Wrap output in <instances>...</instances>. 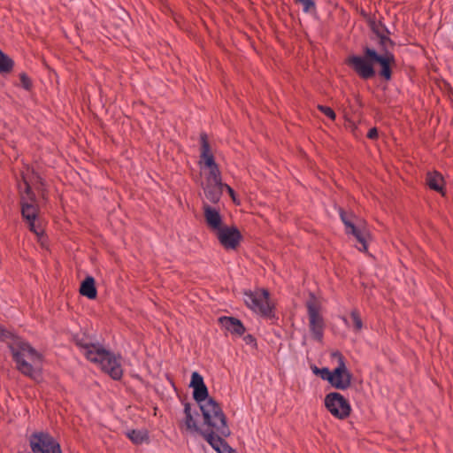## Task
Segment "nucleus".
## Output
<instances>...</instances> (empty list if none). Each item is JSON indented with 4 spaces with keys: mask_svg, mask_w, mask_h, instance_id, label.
<instances>
[{
    "mask_svg": "<svg viewBox=\"0 0 453 453\" xmlns=\"http://www.w3.org/2000/svg\"><path fill=\"white\" fill-rule=\"evenodd\" d=\"M199 406L203 413L204 425L206 426L205 429H214L216 433L223 434L224 436L230 434L226 416L219 403L213 398H210Z\"/></svg>",
    "mask_w": 453,
    "mask_h": 453,
    "instance_id": "39448f33",
    "label": "nucleus"
},
{
    "mask_svg": "<svg viewBox=\"0 0 453 453\" xmlns=\"http://www.w3.org/2000/svg\"><path fill=\"white\" fill-rule=\"evenodd\" d=\"M126 435L135 444H142L148 440V434L145 430H130Z\"/></svg>",
    "mask_w": 453,
    "mask_h": 453,
    "instance_id": "412c9836",
    "label": "nucleus"
},
{
    "mask_svg": "<svg viewBox=\"0 0 453 453\" xmlns=\"http://www.w3.org/2000/svg\"><path fill=\"white\" fill-rule=\"evenodd\" d=\"M325 406L331 415L338 419H345L350 415L351 406L340 393L327 394L325 397Z\"/></svg>",
    "mask_w": 453,
    "mask_h": 453,
    "instance_id": "6e6552de",
    "label": "nucleus"
},
{
    "mask_svg": "<svg viewBox=\"0 0 453 453\" xmlns=\"http://www.w3.org/2000/svg\"><path fill=\"white\" fill-rule=\"evenodd\" d=\"M203 385H205V383L203 381V376L197 372H193L191 375L189 387L195 388Z\"/></svg>",
    "mask_w": 453,
    "mask_h": 453,
    "instance_id": "393cba45",
    "label": "nucleus"
},
{
    "mask_svg": "<svg viewBox=\"0 0 453 453\" xmlns=\"http://www.w3.org/2000/svg\"><path fill=\"white\" fill-rule=\"evenodd\" d=\"M369 139H376L378 137V130L375 127L371 128L367 133Z\"/></svg>",
    "mask_w": 453,
    "mask_h": 453,
    "instance_id": "2f4dec72",
    "label": "nucleus"
},
{
    "mask_svg": "<svg viewBox=\"0 0 453 453\" xmlns=\"http://www.w3.org/2000/svg\"><path fill=\"white\" fill-rule=\"evenodd\" d=\"M204 439L208 443L218 452L223 453L230 446L222 439L225 437L223 434H219L214 431V429H204L201 432Z\"/></svg>",
    "mask_w": 453,
    "mask_h": 453,
    "instance_id": "4468645a",
    "label": "nucleus"
},
{
    "mask_svg": "<svg viewBox=\"0 0 453 453\" xmlns=\"http://www.w3.org/2000/svg\"><path fill=\"white\" fill-rule=\"evenodd\" d=\"M319 110L322 113H324L326 116H327L329 119H331L333 120L335 119V113L333 111V109H331L330 107L323 106V105H319Z\"/></svg>",
    "mask_w": 453,
    "mask_h": 453,
    "instance_id": "c85d7f7f",
    "label": "nucleus"
},
{
    "mask_svg": "<svg viewBox=\"0 0 453 453\" xmlns=\"http://www.w3.org/2000/svg\"><path fill=\"white\" fill-rule=\"evenodd\" d=\"M350 318L352 319V321L354 324L353 330L355 332L361 331L363 328V321H362L361 316L359 314V311L357 309H354L351 311Z\"/></svg>",
    "mask_w": 453,
    "mask_h": 453,
    "instance_id": "b1692460",
    "label": "nucleus"
},
{
    "mask_svg": "<svg viewBox=\"0 0 453 453\" xmlns=\"http://www.w3.org/2000/svg\"><path fill=\"white\" fill-rule=\"evenodd\" d=\"M364 52L365 56L354 55L349 57L347 64L360 78L368 80L375 74L372 64L378 63L381 67L380 75L386 81H389L392 76L391 67L395 64V56L389 51L379 54L374 49L371 48H365Z\"/></svg>",
    "mask_w": 453,
    "mask_h": 453,
    "instance_id": "f257e3e1",
    "label": "nucleus"
},
{
    "mask_svg": "<svg viewBox=\"0 0 453 453\" xmlns=\"http://www.w3.org/2000/svg\"><path fill=\"white\" fill-rule=\"evenodd\" d=\"M203 215L208 226L214 232H217L222 227V218L219 210L211 205L203 203Z\"/></svg>",
    "mask_w": 453,
    "mask_h": 453,
    "instance_id": "2eb2a0df",
    "label": "nucleus"
},
{
    "mask_svg": "<svg viewBox=\"0 0 453 453\" xmlns=\"http://www.w3.org/2000/svg\"><path fill=\"white\" fill-rule=\"evenodd\" d=\"M201 163H203L204 166L209 169L206 182H222L220 171L218 165L215 163L214 157L207 141V136L204 134L201 135Z\"/></svg>",
    "mask_w": 453,
    "mask_h": 453,
    "instance_id": "1a4fd4ad",
    "label": "nucleus"
},
{
    "mask_svg": "<svg viewBox=\"0 0 453 453\" xmlns=\"http://www.w3.org/2000/svg\"><path fill=\"white\" fill-rule=\"evenodd\" d=\"M11 336V333L5 330L2 326H0V342L4 341L5 339Z\"/></svg>",
    "mask_w": 453,
    "mask_h": 453,
    "instance_id": "7c9ffc66",
    "label": "nucleus"
},
{
    "mask_svg": "<svg viewBox=\"0 0 453 453\" xmlns=\"http://www.w3.org/2000/svg\"><path fill=\"white\" fill-rule=\"evenodd\" d=\"M219 325L232 334L241 336L245 332V327L240 319L234 317L223 316L219 319Z\"/></svg>",
    "mask_w": 453,
    "mask_h": 453,
    "instance_id": "dca6fc26",
    "label": "nucleus"
},
{
    "mask_svg": "<svg viewBox=\"0 0 453 453\" xmlns=\"http://www.w3.org/2000/svg\"><path fill=\"white\" fill-rule=\"evenodd\" d=\"M246 305L254 312L265 318L273 317V307L269 301V292L265 289H257L244 293Z\"/></svg>",
    "mask_w": 453,
    "mask_h": 453,
    "instance_id": "423d86ee",
    "label": "nucleus"
},
{
    "mask_svg": "<svg viewBox=\"0 0 453 453\" xmlns=\"http://www.w3.org/2000/svg\"><path fill=\"white\" fill-rule=\"evenodd\" d=\"M303 5V11L306 13L316 10V4L313 0H296Z\"/></svg>",
    "mask_w": 453,
    "mask_h": 453,
    "instance_id": "a878e982",
    "label": "nucleus"
},
{
    "mask_svg": "<svg viewBox=\"0 0 453 453\" xmlns=\"http://www.w3.org/2000/svg\"><path fill=\"white\" fill-rule=\"evenodd\" d=\"M223 183L206 182L203 187L205 197L212 203H217L221 197Z\"/></svg>",
    "mask_w": 453,
    "mask_h": 453,
    "instance_id": "f3484780",
    "label": "nucleus"
},
{
    "mask_svg": "<svg viewBox=\"0 0 453 453\" xmlns=\"http://www.w3.org/2000/svg\"><path fill=\"white\" fill-rule=\"evenodd\" d=\"M193 398L199 405L209 400L211 397L209 396L206 385L193 388Z\"/></svg>",
    "mask_w": 453,
    "mask_h": 453,
    "instance_id": "4be33fe9",
    "label": "nucleus"
},
{
    "mask_svg": "<svg viewBox=\"0 0 453 453\" xmlns=\"http://www.w3.org/2000/svg\"><path fill=\"white\" fill-rule=\"evenodd\" d=\"M9 347L17 370L33 380L40 381L43 365L42 355L27 342L20 339L13 341Z\"/></svg>",
    "mask_w": 453,
    "mask_h": 453,
    "instance_id": "f03ea898",
    "label": "nucleus"
},
{
    "mask_svg": "<svg viewBox=\"0 0 453 453\" xmlns=\"http://www.w3.org/2000/svg\"><path fill=\"white\" fill-rule=\"evenodd\" d=\"M248 341H250V342H252V341H253V338H252V336H250H250H249V338H248Z\"/></svg>",
    "mask_w": 453,
    "mask_h": 453,
    "instance_id": "c9c22d12",
    "label": "nucleus"
},
{
    "mask_svg": "<svg viewBox=\"0 0 453 453\" xmlns=\"http://www.w3.org/2000/svg\"><path fill=\"white\" fill-rule=\"evenodd\" d=\"M331 357L337 362V366L333 370V376L329 377V383L337 389H347L351 384L352 375L346 367L344 357L334 351Z\"/></svg>",
    "mask_w": 453,
    "mask_h": 453,
    "instance_id": "0eeeda50",
    "label": "nucleus"
},
{
    "mask_svg": "<svg viewBox=\"0 0 453 453\" xmlns=\"http://www.w3.org/2000/svg\"><path fill=\"white\" fill-rule=\"evenodd\" d=\"M248 341H250V342H252V341H253V338H252V336H250H250H249V338H248Z\"/></svg>",
    "mask_w": 453,
    "mask_h": 453,
    "instance_id": "f704fd0d",
    "label": "nucleus"
},
{
    "mask_svg": "<svg viewBox=\"0 0 453 453\" xmlns=\"http://www.w3.org/2000/svg\"><path fill=\"white\" fill-rule=\"evenodd\" d=\"M340 216H341V219H342L343 224L345 225L346 233L353 234L356 237L357 241L359 242L360 245L357 246V249L360 251H364V252L366 251L367 250V241H366L367 234H366V233L365 231H362V230L358 229L357 227H356L355 225L349 219L348 216L342 210L340 211Z\"/></svg>",
    "mask_w": 453,
    "mask_h": 453,
    "instance_id": "ddd939ff",
    "label": "nucleus"
},
{
    "mask_svg": "<svg viewBox=\"0 0 453 453\" xmlns=\"http://www.w3.org/2000/svg\"><path fill=\"white\" fill-rule=\"evenodd\" d=\"M376 34L380 37V42L382 46L387 47L388 44H392L391 40L387 35L380 33V31H376Z\"/></svg>",
    "mask_w": 453,
    "mask_h": 453,
    "instance_id": "c756f323",
    "label": "nucleus"
},
{
    "mask_svg": "<svg viewBox=\"0 0 453 453\" xmlns=\"http://www.w3.org/2000/svg\"><path fill=\"white\" fill-rule=\"evenodd\" d=\"M184 424L186 426V428L190 432H198L199 428L193 417L191 406L189 403H185L184 405Z\"/></svg>",
    "mask_w": 453,
    "mask_h": 453,
    "instance_id": "aec40b11",
    "label": "nucleus"
},
{
    "mask_svg": "<svg viewBox=\"0 0 453 453\" xmlns=\"http://www.w3.org/2000/svg\"><path fill=\"white\" fill-rule=\"evenodd\" d=\"M223 453H236V451L229 447L226 451H223Z\"/></svg>",
    "mask_w": 453,
    "mask_h": 453,
    "instance_id": "72a5a7b5",
    "label": "nucleus"
},
{
    "mask_svg": "<svg viewBox=\"0 0 453 453\" xmlns=\"http://www.w3.org/2000/svg\"><path fill=\"white\" fill-rule=\"evenodd\" d=\"M426 184L431 189L443 194L444 180L440 173L436 171L428 173L426 175Z\"/></svg>",
    "mask_w": 453,
    "mask_h": 453,
    "instance_id": "a211bd4d",
    "label": "nucleus"
},
{
    "mask_svg": "<svg viewBox=\"0 0 453 453\" xmlns=\"http://www.w3.org/2000/svg\"><path fill=\"white\" fill-rule=\"evenodd\" d=\"M21 215L27 221L30 231L35 234L39 241L43 239L44 227L39 218V206L35 194L32 191L27 180L19 184Z\"/></svg>",
    "mask_w": 453,
    "mask_h": 453,
    "instance_id": "20e7f679",
    "label": "nucleus"
},
{
    "mask_svg": "<svg viewBox=\"0 0 453 453\" xmlns=\"http://www.w3.org/2000/svg\"><path fill=\"white\" fill-rule=\"evenodd\" d=\"M306 307L309 316V326L312 336L315 340L321 341L324 334L325 322L319 313V305L312 296L306 303Z\"/></svg>",
    "mask_w": 453,
    "mask_h": 453,
    "instance_id": "9b49d317",
    "label": "nucleus"
},
{
    "mask_svg": "<svg viewBox=\"0 0 453 453\" xmlns=\"http://www.w3.org/2000/svg\"><path fill=\"white\" fill-rule=\"evenodd\" d=\"M13 65L12 59L0 50V73L11 72Z\"/></svg>",
    "mask_w": 453,
    "mask_h": 453,
    "instance_id": "5701e85b",
    "label": "nucleus"
},
{
    "mask_svg": "<svg viewBox=\"0 0 453 453\" xmlns=\"http://www.w3.org/2000/svg\"><path fill=\"white\" fill-rule=\"evenodd\" d=\"M215 233L219 242L226 250H235L242 240V234L235 226H222Z\"/></svg>",
    "mask_w": 453,
    "mask_h": 453,
    "instance_id": "f8f14e48",
    "label": "nucleus"
},
{
    "mask_svg": "<svg viewBox=\"0 0 453 453\" xmlns=\"http://www.w3.org/2000/svg\"><path fill=\"white\" fill-rule=\"evenodd\" d=\"M29 442L33 453H62L60 444L48 433L33 434Z\"/></svg>",
    "mask_w": 453,
    "mask_h": 453,
    "instance_id": "9d476101",
    "label": "nucleus"
},
{
    "mask_svg": "<svg viewBox=\"0 0 453 453\" xmlns=\"http://www.w3.org/2000/svg\"><path fill=\"white\" fill-rule=\"evenodd\" d=\"M81 353L88 360L99 365V367L115 380H120L123 375L120 357L114 355L100 344L77 342Z\"/></svg>",
    "mask_w": 453,
    "mask_h": 453,
    "instance_id": "7ed1b4c3",
    "label": "nucleus"
},
{
    "mask_svg": "<svg viewBox=\"0 0 453 453\" xmlns=\"http://www.w3.org/2000/svg\"><path fill=\"white\" fill-rule=\"evenodd\" d=\"M20 84L26 90H29L32 87V81L30 78L24 73L19 74Z\"/></svg>",
    "mask_w": 453,
    "mask_h": 453,
    "instance_id": "cd10ccee",
    "label": "nucleus"
},
{
    "mask_svg": "<svg viewBox=\"0 0 453 453\" xmlns=\"http://www.w3.org/2000/svg\"><path fill=\"white\" fill-rule=\"evenodd\" d=\"M223 188H226L228 194L232 196V198L234 200V189L228 186L227 184L223 183Z\"/></svg>",
    "mask_w": 453,
    "mask_h": 453,
    "instance_id": "473e14b6",
    "label": "nucleus"
},
{
    "mask_svg": "<svg viewBox=\"0 0 453 453\" xmlns=\"http://www.w3.org/2000/svg\"><path fill=\"white\" fill-rule=\"evenodd\" d=\"M342 319H343L344 323H345L346 325H348V321H347V319H346L345 318H343Z\"/></svg>",
    "mask_w": 453,
    "mask_h": 453,
    "instance_id": "e433bc0d",
    "label": "nucleus"
},
{
    "mask_svg": "<svg viewBox=\"0 0 453 453\" xmlns=\"http://www.w3.org/2000/svg\"><path fill=\"white\" fill-rule=\"evenodd\" d=\"M80 293L81 296L88 299H95L97 296V291L95 286V279L88 276L81 284Z\"/></svg>",
    "mask_w": 453,
    "mask_h": 453,
    "instance_id": "6ab92c4d",
    "label": "nucleus"
},
{
    "mask_svg": "<svg viewBox=\"0 0 453 453\" xmlns=\"http://www.w3.org/2000/svg\"><path fill=\"white\" fill-rule=\"evenodd\" d=\"M313 372L315 374H319L323 380H327L328 382L329 377L333 376V371H330L328 368L319 369L318 367H314Z\"/></svg>",
    "mask_w": 453,
    "mask_h": 453,
    "instance_id": "bb28decb",
    "label": "nucleus"
}]
</instances>
